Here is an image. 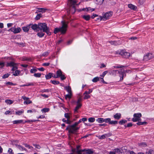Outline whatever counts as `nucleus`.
<instances>
[{
    "label": "nucleus",
    "instance_id": "57",
    "mask_svg": "<svg viewBox=\"0 0 154 154\" xmlns=\"http://www.w3.org/2000/svg\"><path fill=\"white\" fill-rule=\"evenodd\" d=\"M9 75H10V74H9L8 73L5 74L2 76V78L3 79L6 78H8V76H9Z\"/></svg>",
    "mask_w": 154,
    "mask_h": 154
},
{
    "label": "nucleus",
    "instance_id": "58",
    "mask_svg": "<svg viewBox=\"0 0 154 154\" xmlns=\"http://www.w3.org/2000/svg\"><path fill=\"white\" fill-rule=\"evenodd\" d=\"M8 152L10 154H13L14 152H13L12 149L11 148H9L8 150Z\"/></svg>",
    "mask_w": 154,
    "mask_h": 154
},
{
    "label": "nucleus",
    "instance_id": "34",
    "mask_svg": "<svg viewBox=\"0 0 154 154\" xmlns=\"http://www.w3.org/2000/svg\"><path fill=\"white\" fill-rule=\"evenodd\" d=\"M96 121L99 123H101L104 122V119L103 118H98Z\"/></svg>",
    "mask_w": 154,
    "mask_h": 154
},
{
    "label": "nucleus",
    "instance_id": "61",
    "mask_svg": "<svg viewBox=\"0 0 154 154\" xmlns=\"http://www.w3.org/2000/svg\"><path fill=\"white\" fill-rule=\"evenodd\" d=\"M12 68L11 69V70L12 71H14L17 69V67L15 65L12 66Z\"/></svg>",
    "mask_w": 154,
    "mask_h": 154
},
{
    "label": "nucleus",
    "instance_id": "21",
    "mask_svg": "<svg viewBox=\"0 0 154 154\" xmlns=\"http://www.w3.org/2000/svg\"><path fill=\"white\" fill-rule=\"evenodd\" d=\"M128 7L130 9L134 10H136L137 8L136 6L131 4H129L128 5Z\"/></svg>",
    "mask_w": 154,
    "mask_h": 154
},
{
    "label": "nucleus",
    "instance_id": "27",
    "mask_svg": "<svg viewBox=\"0 0 154 154\" xmlns=\"http://www.w3.org/2000/svg\"><path fill=\"white\" fill-rule=\"evenodd\" d=\"M114 150H115L116 154V153L121 154L122 153V150L116 148L114 149Z\"/></svg>",
    "mask_w": 154,
    "mask_h": 154
},
{
    "label": "nucleus",
    "instance_id": "42",
    "mask_svg": "<svg viewBox=\"0 0 154 154\" xmlns=\"http://www.w3.org/2000/svg\"><path fill=\"white\" fill-rule=\"evenodd\" d=\"M51 83L55 85H58L60 84V82L58 81H57L56 80H51Z\"/></svg>",
    "mask_w": 154,
    "mask_h": 154
},
{
    "label": "nucleus",
    "instance_id": "45",
    "mask_svg": "<svg viewBox=\"0 0 154 154\" xmlns=\"http://www.w3.org/2000/svg\"><path fill=\"white\" fill-rule=\"evenodd\" d=\"M111 120L110 118H108L106 119H104V122L105 123H108L109 124V123Z\"/></svg>",
    "mask_w": 154,
    "mask_h": 154
},
{
    "label": "nucleus",
    "instance_id": "41",
    "mask_svg": "<svg viewBox=\"0 0 154 154\" xmlns=\"http://www.w3.org/2000/svg\"><path fill=\"white\" fill-rule=\"evenodd\" d=\"M88 121L90 122H93L95 121V119L93 117H90L88 119Z\"/></svg>",
    "mask_w": 154,
    "mask_h": 154
},
{
    "label": "nucleus",
    "instance_id": "8",
    "mask_svg": "<svg viewBox=\"0 0 154 154\" xmlns=\"http://www.w3.org/2000/svg\"><path fill=\"white\" fill-rule=\"evenodd\" d=\"M153 57H154V55L152 53H148L144 55L143 60L144 61H146Z\"/></svg>",
    "mask_w": 154,
    "mask_h": 154
},
{
    "label": "nucleus",
    "instance_id": "36",
    "mask_svg": "<svg viewBox=\"0 0 154 154\" xmlns=\"http://www.w3.org/2000/svg\"><path fill=\"white\" fill-rule=\"evenodd\" d=\"M15 65V63L13 62H11L8 63L7 64V66H13Z\"/></svg>",
    "mask_w": 154,
    "mask_h": 154
},
{
    "label": "nucleus",
    "instance_id": "32",
    "mask_svg": "<svg viewBox=\"0 0 154 154\" xmlns=\"http://www.w3.org/2000/svg\"><path fill=\"white\" fill-rule=\"evenodd\" d=\"M24 110L23 109H22L21 110L18 111L16 112V114L18 115H20L21 114H23L24 112Z\"/></svg>",
    "mask_w": 154,
    "mask_h": 154
},
{
    "label": "nucleus",
    "instance_id": "15",
    "mask_svg": "<svg viewBox=\"0 0 154 154\" xmlns=\"http://www.w3.org/2000/svg\"><path fill=\"white\" fill-rule=\"evenodd\" d=\"M111 135L112 134L110 133H108L103 134L102 135H101L99 137V139L101 140L104 139L106 138L107 137L111 136Z\"/></svg>",
    "mask_w": 154,
    "mask_h": 154
},
{
    "label": "nucleus",
    "instance_id": "40",
    "mask_svg": "<svg viewBox=\"0 0 154 154\" xmlns=\"http://www.w3.org/2000/svg\"><path fill=\"white\" fill-rule=\"evenodd\" d=\"M93 89H89L88 91H86L83 94H90L92 92Z\"/></svg>",
    "mask_w": 154,
    "mask_h": 154
},
{
    "label": "nucleus",
    "instance_id": "56",
    "mask_svg": "<svg viewBox=\"0 0 154 154\" xmlns=\"http://www.w3.org/2000/svg\"><path fill=\"white\" fill-rule=\"evenodd\" d=\"M132 125V124L131 123H128L127 125H125V128L127 127H131Z\"/></svg>",
    "mask_w": 154,
    "mask_h": 154
},
{
    "label": "nucleus",
    "instance_id": "22",
    "mask_svg": "<svg viewBox=\"0 0 154 154\" xmlns=\"http://www.w3.org/2000/svg\"><path fill=\"white\" fill-rule=\"evenodd\" d=\"M40 32L38 33L37 34V36L39 37V38H42L43 37L45 34V33L43 32Z\"/></svg>",
    "mask_w": 154,
    "mask_h": 154
},
{
    "label": "nucleus",
    "instance_id": "35",
    "mask_svg": "<svg viewBox=\"0 0 154 154\" xmlns=\"http://www.w3.org/2000/svg\"><path fill=\"white\" fill-rule=\"evenodd\" d=\"M147 122H138L137 123V124L138 125H145L147 124Z\"/></svg>",
    "mask_w": 154,
    "mask_h": 154
},
{
    "label": "nucleus",
    "instance_id": "16",
    "mask_svg": "<svg viewBox=\"0 0 154 154\" xmlns=\"http://www.w3.org/2000/svg\"><path fill=\"white\" fill-rule=\"evenodd\" d=\"M82 106V104H77L74 110V112L75 114L78 113V110Z\"/></svg>",
    "mask_w": 154,
    "mask_h": 154
},
{
    "label": "nucleus",
    "instance_id": "29",
    "mask_svg": "<svg viewBox=\"0 0 154 154\" xmlns=\"http://www.w3.org/2000/svg\"><path fill=\"white\" fill-rule=\"evenodd\" d=\"M18 148H19V149L21 151L24 150L26 151H27V150L24 147H23V146L21 145H18Z\"/></svg>",
    "mask_w": 154,
    "mask_h": 154
},
{
    "label": "nucleus",
    "instance_id": "4",
    "mask_svg": "<svg viewBox=\"0 0 154 154\" xmlns=\"http://www.w3.org/2000/svg\"><path fill=\"white\" fill-rule=\"evenodd\" d=\"M111 73L114 75H116L117 74H119V76L120 77V81L122 80L123 77L126 76L125 70L123 69H120L119 70H113L111 71Z\"/></svg>",
    "mask_w": 154,
    "mask_h": 154
},
{
    "label": "nucleus",
    "instance_id": "30",
    "mask_svg": "<svg viewBox=\"0 0 154 154\" xmlns=\"http://www.w3.org/2000/svg\"><path fill=\"white\" fill-rule=\"evenodd\" d=\"M23 122V120H16L13 121V123L14 124H16L21 123Z\"/></svg>",
    "mask_w": 154,
    "mask_h": 154
},
{
    "label": "nucleus",
    "instance_id": "18",
    "mask_svg": "<svg viewBox=\"0 0 154 154\" xmlns=\"http://www.w3.org/2000/svg\"><path fill=\"white\" fill-rule=\"evenodd\" d=\"M82 18L86 21L89 20L91 17L89 15H84L82 16Z\"/></svg>",
    "mask_w": 154,
    "mask_h": 154
},
{
    "label": "nucleus",
    "instance_id": "47",
    "mask_svg": "<svg viewBox=\"0 0 154 154\" xmlns=\"http://www.w3.org/2000/svg\"><path fill=\"white\" fill-rule=\"evenodd\" d=\"M5 66V63L4 62H0V68H3Z\"/></svg>",
    "mask_w": 154,
    "mask_h": 154
},
{
    "label": "nucleus",
    "instance_id": "20",
    "mask_svg": "<svg viewBox=\"0 0 154 154\" xmlns=\"http://www.w3.org/2000/svg\"><path fill=\"white\" fill-rule=\"evenodd\" d=\"M30 27L33 30H35L37 29H38V24L37 25L36 24H35L33 25L31 24Z\"/></svg>",
    "mask_w": 154,
    "mask_h": 154
},
{
    "label": "nucleus",
    "instance_id": "1",
    "mask_svg": "<svg viewBox=\"0 0 154 154\" xmlns=\"http://www.w3.org/2000/svg\"><path fill=\"white\" fill-rule=\"evenodd\" d=\"M69 8L67 10L68 15L70 13L74 14L76 11L75 5L78 1L77 0H68Z\"/></svg>",
    "mask_w": 154,
    "mask_h": 154
},
{
    "label": "nucleus",
    "instance_id": "23",
    "mask_svg": "<svg viewBox=\"0 0 154 154\" xmlns=\"http://www.w3.org/2000/svg\"><path fill=\"white\" fill-rule=\"evenodd\" d=\"M23 144L25 147L28 148L29 149H30L31 150H33V147L32 146H30L26 143H23Z\"/></svg>",
    "mask_w": 154,
    "mask_h": 154
},
{
    "label": "nucleus",
    "instance_id": "53",
    "mask_svg": "<svg viewBox=\"0 0 154 154\" xmlns=\"http://www.w3.org/2000/svg\"><path fill=\"white\" fill-rule=\"evenodd\" d=\"M33 145L35 146V148L38 149H40L41 148L40 146L38 144H33Z\"/></svg>",
    "mask_w": 154,
    "mask_h": 154
},
{
    "label": "nucleus",
    "instance_id": "17",
    "mask_svg": "<svg viewBox=\"0 0 154 154\" xmlns=\"http://www.w3.org/2000/svg\"><path fill=\"white\" fill-rule=\"evenodd\" d=\"M113 117L115 119L119 120L121 117V114L120 113H116L113 115Z\"/></svg>",
    "mask_w": 154,
    "mask_h": 154
},
{
    "label": "nucleus",
    "instance_id": "13",
    "mask_svg": "<svg viewBox=\"0 0 154 154\" xmlns=\"http://www.w3.org/2000/svg\"><path fill=\"white\" fill-rule=\"evenodd\" d=\"M94 10L95 9L94 8H92L91 7H88L85 8H83L81 10V11L91 12L94 11Z\"/></svg>",
    "mask_w": 154,
    "mask_h": 154
},
{
    "label": "nucleus",
    "instance_id": "14",
    "mask_svg": "<svg viewBox=\"0 0 154 154\" xmlns=\"http://www.w3.org/2000/svg\"><path fill=\"white\" fill-rule=\"evenodd\" d=\"M31 25V24H30L29 25H27L26 26L23 27L22 28L23 31L25 32H27L29 31V28H30Z\"/></svg>",
    "mask_w": 154,
    "mask_h": 154
},
{
    "label": "nucleus",
    "instance_id": "44",
    "mask_svg": "<svg viewBox=\"0 0 154 154\" xmlns=\"http://www.w3.org/2000/svg\"><path fill=\"white\" fill-rule=\"evenodd\" d=\"M83 95H84V99H87L90 98V96L88 94H85Z\"/></svg>",
    "mask_w": 154,
    "mask_h": 154
},
{
    "label": "nucleus",
    "instance_id": "51",
    "mask_svg": "<svg viewBox=\"0 0 154 154\" xmlns=\"http://www.w3.org/2000/svg\"><path fill=\"white\" fill-rule=\"evenodd\" d=\"M34 76L36 77H40L41 76V74L40 73H35L34 74Z\"/></svg>",
    "mask_w": 154,
    "mask_h": 154
},
{
    "label": "nucleus",
    "instance_id": "10",
    "mask_svg": "<svg viewBox=\"0 0 154 154\" xmlns=\"http://www.w3.org/2000/svg\"><path fill=\"white\" fill-rule=\"evenodd\" d=\"M108 42L111 44L112 45H119L121 44L122 43V42L120 40H118V41H109Z\"/></svg>",
    "mask_w": 154,
    "mask_h": 154
},
{
    "label": "nucleus",
    "instance_id": "48",
    "mask_svg": "<svg viewBox=\"0 0 154 154\" xmlns=\"http://www.w3.org/2000/svg\"><path fill=\"white\" fill-rule=\"evenodd\" d=\"M51 91V89H43L41 91V92L42 93H44L46 92H48L50 91Z\"/></svg>",
    "mask_w": 154,
    "mask_h": 154
},
{
    "label": "nucleus",
    "instance_id": "49",
    "mask_svg": "<svg viewBox=\"0 0 154 154\" xmlns=\"http://www.w3.org/2000/svg\"><path fill=\"white\" fill-rule=\"evenodd\" d=\"M104 0H96L97 3L99 5H101L103 3Z\"/></svg>",
    "mask_w": 154,
    "mask_h": 154
},
{
    "label": "nucleus",
    "instance_id": "43",
    "mask_svg": "<svg viewBox=\"0 0 154 154\" xmlns=\"http://www.w3.org/2000/svg\"><path fill=\"white\" fill-rule=\"evenodd\" d=\"M127 122V121L126 120H122L120 121H119V123L120 125H123V124L125 123H126Z\"/></svg>",
    "mask_w": 154,
    "mask_h": 154
},
{
    "label": "nucleus",
    "instance_id": "63",
    "mask_svg": "<svg viewBox=\"0 0 154 154\" xmlns=\"http://www.w3.org/2000/svg\"><path fill=\"white\" fill-rule=\"evenodd\" d=\"M78 125V123L77 122H75L73 125H71L70 126V127H76V126Z\"/></svg>",
    "mask_w": 154,
    "mask_h": 154
},
{
    "label": "nucleus",
    "instance_id": "64",
    "mask_svg": "<svg viewBox=\"0 0 154 154\" xmlns=\"http://www.w3.org/2000/svg\"><path fill=\"white\" fill-rule=\"evenodd\" d=\"M5 114L6 115H7L9 114H10L11 115L12 114V112H11V111H6L5 112Z\"/></svg>",
    "mask_w": 154,
    "mask_h": 154
},
{
    "label": "nucleus",
    "instance_id": "37",
    "mask_svg": "<svg viewBox=\"0 0 154 154\" xmlns=\"http://www.w3.org/2000/svg\"><path fill=\"white\" fill-rule=\"evenodd\" d=\"M49 108H44L41 111L42 112H48L49 111Z\"/></svg>",
    "mask_w": 154,
    "mask_h": 154
},
{
    "label": "nucleus",
    "instance_id": "54",
    "mask_svg": "<svg viewBox=\"0 0 154 154\" xmlns=\"http://www.w3.org/2000/svg\"><path fill=\"white\" fill-rule=\"evenodd\" d=\"M42 14H38L35 17V19L36 20H38L40 19L41 17Z\"/></svg>",
    "mask_w": 154,
    "mask_h": 154
},
{
    "label": "nucleus",
    "instance_id": "24",
    "mask_svg": "<svg viewBox=\"0 0 154 154\" xmlns=\"http://www.w3.org/2000/svg\"><path fill=\"white\" fill-rule=\"evenodd\" d=\"M65 88L68 93H72L71 88L69 86L65 87Z\"/></svg>",
    "mask_w": 154,
    "mask_h": 154
},
{
    "label": "nucleus",
    "instance_id": "7",
    "mask_svg": "<svg viewBox=\"0 0 154 154\" xmlns=\"http://www.w3.org/2000/svg\"><path fill=\"white\" fill-rule=\"evenodd\" d=\"M134 118H132V120L134 122H139L141 120L140 118L142 116L141 114L140 113H134Z\"/></svg>",
    "mask_w": 154,
    "mask_h": 154
},
{
    "label": "nucleus",
    "instance_id": "9",
    "mask_svg": "<svg viewBox=\"0 0 154 154\" xmlns=\"http://www.w3.org/2000/svg\"><path fill=\"white\" fill-rule=\"evenodd\" d=\"M56 74L57 75V77H58V78L60 77L61 79L62 80H64L66 78L64 75L63 74V72L60 69L58 70L57 71Z\"/></svg>",
    "mask_w": 154,
    "mask_h": 154
},
{
    "label": "nucleus",
    "instance_id": "50",
    "mask_svg": "<svg viewBox=\"0 0 154 154\" xmlns=\"http://www.w3.org/2000/svg\"><path fill=\"white\" fill-rule=\"evenodd\" d=\"M48 52H45L41 54V56L44 57H46L48 54Z\"/></svg>",
    "mask_w": 154,
    "mask_h": 154
},
{
    "label": "nucleus",
    "instance_id": "12",
    "mask_svg": "<svg viewBox=\"0 0 154 154\" xmlns=\"http://www.w3.org/2000/svg\"><path fill=\"white\" fill-rule=\"evenodd\" d=\"M79 127H70L69 130V132L70 133H73L79 129Z\"/></svg>",
    "mask_w": 154,
    "mask_h": 154
},
{
    "label": "nucleus",
    "instance_id": "5",
    "mask_svg": "<svg viewBox=\"0 0 154 154\" xmlns=\"http://www.w3.org/2000/svg\"><path fill=\"white\" fill-rule=\"evenodd\" d=\"M112 12L111 11L105 13L103 15V16L100 17V20L105 21L106 20L108 19L110 17L112 16ZM99 19V18L98 19Z\"/></svg>",
    "mask_w": 154,
    "mask_h": 154
},
{
    "label": "nucleus",
    "instance_id": "25",
    "mask_svg": "<svg viewBox=\"0 0 154 154\" xmlns=\"http://www.w3.org/2000/svg\"><path fill=\"white\" fill-rule=\"evenodd\" d=\"M5 102L8 105H11L14 103V101L11 100H6L5 101Z\"/></svg>",
    "mask_w": 154,
    "mask_h": 154
},
{
    "label": "nucleus",
    "instance_id": "33",
    "mask_svg": "<svg viewBox=\"0 0 154 154\" xmlns=\"http://www.w3.org/2000/svg\"><path fill=\"white\" fill-rule=\"evenodd\" d=\"M20 71L19 70H16L15 72H13V75L14 76H18L20 74Z\"/></svg>",
    "mask_w": 154,
    "mask_h": 154
},
{
    "label": "nucleus",
    "instance_id": "55",
    "mask_svg": "<svg viewBox=\"0 0 154 154\" xmlns=\"http://www.w3.org/2000/svg\"><path fill=\"white\" fill-rule=\"evenodd\" d=\"M139 3L140 5H143L145 2V0H138Z\"/></svg>",
    "mask_w": 154,
    "mask_h": 154
},
{
    "label": "nucleus",
    "instance_id": "60",
    "mask_svg": "<svg viewBox=\"0 0 154 154\" xmlns=\"http://www.w3.org/2000/svg\"><path fill=\"white\" fill-rule=\"evenodd\" d=\"M93 152L92 150L91 149H88L87 150V153L90 154H92Z\"/></svg>",
    "mask_w": 154,
    "mask_h": 154
},
{
    "label": "nucleus",
    "instance_id": "46",
    "mask_svg": "<svg viewBox=\"0 0 154 154\" xmlns=\"http://www.w3.org/2000/svg\"><path fill=\"white\" fill-rule=\"evenodd\" d=\"M37 71V69L35 68H33L32 69H31L30 70V72L31 73H33Z\"/></svg>",
    "mask_w": 154,
    "mask_h": 154
},
{
    "label": "nucleus",
    "instance_id": "31",
    "mask_svg": "<svg viewBox=\"0 0 154 154\" xmlns=\"http://www.w3.org/2000/svg\"><path fill=\"white\" fill-rule=\"evenodd\" d=\"M118 122L117 121H114L110 120V122L109 123V125H116L118 124Z\"/></svg>",
    "mask_w": 154,
    "mask_h": 154
},
{
    "label": "nucleus",
    "instance_id": "52",
    "mask_svg": "<svg viewBox=\"0 0 154 154\" xmlns=\"http://www.w3.org/2000/svg\"><path fill=\"white\" fill-rule=\"evenodd\" d=\"M32 101H31V100H26V101H25L24 102V104H30V103H32Z\"/></svg>",
    "mask_w": 154,
    "mask_h": 154
},
{
    "label": "nucleus",
    "instance_id": "59",
    "mask_svg": "<svg viewBox=\"0 0 154 154\" xmlns=\"http://www.w3.org/2000/svg\"><path fill=\"white\" fill-rule=\"evenodd\" d=\"M26 86H34V84L32 82H30V83H28L26 84Z\"/></svg>",
    "mask_w": 154,
    "mask_h": 154
},
{
    "label": "nucleus",
    "instance_id": "2",
    "mask_svg": "<svg viewBox=\"0 0 154 154\" xmlns=\"http://www.w3.org/2000/svg\"><path fill=\"white\" fill-rule=\"evenodd\" d=\"M61 23L62 26L61 27L55 28L54 30V34H56L59 32H60L62 34H64L66 33L67 26V24L64 21H62Z\"/></svg>",
    "mask_w": 154,
    "mask_h": 154
},
{
    "label": "nucleus",
    "instance_id": "26",
    "mask_svg": "<svg viewBox=\"0 0 154 154\" xmlns=\"http://www.w3.org/2000/svg\"><path fill=\"white\" fill-rule=\"evenodd\" d=\"M53 73L51 72H49L47 75H45V78L46 79H49L52 77Z\"/></svg>",
    "mask_w": 154,
    "mask_h": 154
},
{
    "label": "nucleus",
    "instance_id": "11",
    "mask_svg": "<svg viewBox=\"0 0 154 154\" xmlns=\"http://www.w3.org/2000/svg\"><path fill=\"white\" fill-rule=\"evenodd\" d=\"M21 30V29L20 27L17 28L15 27H13V32L14 34H16L19 33Z\"/></svg>",
    "mask_w": 154,
    "mask_h": 154
},
{
    "label": "nucleus",
    "instance_id": "39",
    "mask_svg": "<svg viewBox=\"0 0 154 154\" xmlns=\"http://www.w3.org/2000/svg\"><path fill=\"white\" fill-rule=\"evenodd\" d=\"M154 153V150L152 149H150L147 152H146V154H153Z\"/></svg>",
    "mask_w": 154,
    "mask_h": 154
},
{
    "label": "nucleus",
    "instance_id": "62",
    "mask_svg": "<svg viewBox=\"0 0 154 154\" xmlns=\"http://www.w3.org/2000/svg\"><path fill=\"white\" fill-rule=\"evenodd\" d=\"M123 67L124 66L121 65H118V66H114V68H121Z\"/></svg>",
    "mask_w": 154,
    "mask_h": 154
},
{
    "label": "nucleus",
    "instance_id": "3",
    "mask_svg": "<svg viewBox=\"0 0 154 154\" xmlns=\"http://www.w3.org/2000/svg\"><path fill=\"white\" fill-rule=\"evenodd\" d=\"M38 29L41 31H42L43 32L46 33L48 35H51L49 27L47 26V24L45 23H38Z\"/></svg>",
    "mask_w": 154,
    "mask_h": 154
},
{
    "label": "nucleus",
    "instance_id": "28",
    "mask_svg": "<svg viewBox=\"0 0 154 154\" xmlns=\"http://www.w3.org/2000/svg\"><path fill=\"white\" fill-rule=\"evenodd\" d=\"M72 95V93H68L65 96V98L66 99H69V100L71 98Z\"/></svg>",
    "mask_w": 154,
    "mask_h": 154
},
{
    "label": "nucleus",
    "instance_id": "38",
    "mask_svg": "<svg viewBox=\"0 0 154 154\" xmlns=\"http://www.w3.org/2000/svg\"><path fill=\"white\" fill-rule=\"evenodd\" d=\"M99 79L100 78L98 77H95L92 79V81L93 82H96L99 80Z\"/></svg>",
    "mask_w": 154,
    "mask_h": 154
},
{
    "label": "nucleus",
    "instance_id": "19",
    "mask_svg": "<svg viewBox=\"0 0 154 154\" xmlns=\"http://www.w3.org/2000/svg\"><path fill=\"white\" fill-rule=\"evenodd\" d=\"M65 117L67 119V124H70L71 123L70 121L69 120L70 119V116L68 113H65L64 114Z\"/></svg>",
    "mask_w": 154,
    "mask_h": 154
},
{
    "label": "nucleus",
    "instance_id": "6",
    "mask_svg": "<svg viewBox=\"0 0 154 154\" xmlns=\"http://www.w3.org/2000/svg\"><path fill=\"white\" fill-rule=\"evenodd\" d=\"M116 54L121 55L122 57L125 58H128L130 56L129 53L126 51L124 50H120L116 52Z\"/></svg>",
    "mask_w": 154,
    "mask_h": 154
}]
</instances>
